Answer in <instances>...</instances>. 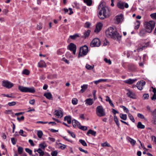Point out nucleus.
Here are the masks:
<instances>
[{
  "instance_id": "a18cd8bd",
  "label": "nucleus",
  "mask_w": 156,
  "mask_h": 156,
  "mask_svg": "<svg viewBox=\"0 0 156 156\" xmlns=\"http://www.w3.org/2000/svg\"><path fill=\"white\" fill-rule=\"evenodd\" d=\"M26 151L30 155H31L32 154V151L30 149L28 148H26L25 149Z\"/></svg>"
},
{
  "instance_id": "052dcab7",
  "label": "nucleus",
  "mask_w": 156,
  "mask_h": 156,
  "mask_svg": "<svg viewBox=\"0 0 156 156\" xmlns=\"http://www.w3.org/2000/svg\"><path fill=\"white\" fill-rule=\"evenodd\" d=\"M137 116L140 118L141 119H144V117L142 114L140 113H138L137 114Z\"/></svg>"
},
{
  "instance_id": "f257e3e1",
  "label": "nucleus",
  "mask_w": 156,
  "mask_h": 156,
  "mask_svg": "<svg viewBox=\"0 0 156 156\" xmlns=\"http://www.w3.org/2000/svg\"><path fill=\"white\" fill-rule=\"evenodd\" d=\"M105 34L108 37L115 40H120L121 37V36L119 35L115 27H109L106 31Z\"/></svg>"
},
{
  "instance_id": "7ed1b4c3",
  "label": "nucleus",
  "mask_w": 156,
  "mask_h": 156,
  "mask_svg": "<svg viewBox=\"0 0 156 156\" xmlns=\"http://www.w3.org/2000/svg\"><path fill=\"white\" fill-rule=\"evenodd\" d=\"M155 23L154 21H150L146 22L144 24V26L147 32L151 33L154 27Z\"/></svg>"
},
{
  "instance_id": "aec40b11",
  "label": "nucleus",
  "mask_w": 156,
  "mask_h": 156,
  "mask_svg": "<svg viewBox=\"0 0 156 156\" xmlns=\"http://www.w3.org/2000/svg\"><path fill=\"white\" fill-rule=\"evenodd\" d=\"M35 92V90L33 87H27V92L34 93Z\"/></svg>"
},
{
  "instance_id": "c03bdc74",
  "label": "nucleus",
  "mask_w": 156,
  "mask_h": 156,
  "mask_svg": "<svg viewBox=\"0 0 156 156\" xmlns=\"http://www.w3.org/2000/svg\"><path fill=\"white\" fill-rule=\"evenodd\" d=\"M39 147H40V149H44L46 147V146L44 143H41L39 144Z\"/></svg>"
},
{
  "instance_id": "7c9ffc66",
  "label": "nucleus",
  "mask_w": 156,
  "mask_h": 156,
  "mask_svg": "<svg viewBox=\"0 0 156 156\" xmlns=\"http://www.w3.org/2000/svg\"><path fill=\"white\" fill-rule=\"evenodd\" d=\"M137 127L138 128L141 129H144L145 127V126L143 125L140 122H138Z\"/></svg>"
},
{
  "instance_id": "dca6fc26",
  "label": "nucleus",
  "mask_w": 156,
  "mask_h": 156,
  "mask_svg": "<svg viewBox=\"0 0 156 156\" xmlns=\"http://www.w3.org/2000/svg\"><path fill=\"white\" fill-rule=\"evenodd\" d=\"M146 32H147L145 28L142 29L140 30L139 34L141 36H143L145 35Z\"/></svg>"
},
{
  "instance_id": "13d9d810",
  "label": "nucleus",
  "mask_w": 156,
  "mask_h": 156,
  "mask_svg": "<svg viewBox=\"0 0 156 156\" xmlns=\"http://www.w3.org/2000/svg\"><path fill=\"white\" fill-rule=\"evenodd\" d=\"M121 107L123 109L124 111H126V113H128L129 112V110L128 109L126 108L125 106H121Z\"/></svg>"
},
{
  "instance_id": "20e7f679",
  "label": "nucleus",
  "mask_w": 156,
  "mask_h": 156,
  "mask_svg": "<svg viewBox=\"0 0 156 156\" xmlns=\"http://www.w3.org/2000/svg\"><path fill=\"white\" fill-rule=\"evenodd\" d=\"M88 51V47L86 45L81 47L80 48L78 58L83 57L87 55Z\"/></svg>"
},
{
  "instance_id": "473e14b6",
  "label": "nucleus",
  "mask_w": 156,
  "mask_h": 156,
  "mask_svg": "<svg viewBox=\"0 0 156 156\" xmlns=\"http://www.w3.org/2000/svg\"><path fill=\"white\" fill-rule=\"evenodd\" d=\"M37 151L39 154V156H43L44 155V152L40 148H38Z\"/></svg>"
},
{
  "instance_id": "39448f33",
  "label": "nucleus",
  "mask_w": 156,
  "mask_h": 156,
  "mask_svg": "<svg viewBox=\"0 0 156 156\" xmlns=\"http://www.w3.org/2000/svg\"><path fill=\"white\" fill-rule=\"evenodd\" d=\"M96 114L99 117L104 116L105 115L104 109L102 106L99 105L97 107L96 109Z\"/></svg>"
},
{
  "instance_id": "4468645a",
  "label": "nucleus",
  "mask_w": 156,
  "mask_h": 156,
  "mask_svg": "<svg viewBox=\"0 0 156 156\" xmlns=\"http://www.w3.org/2000/svg\"><path fill=\"white\" fill-rule=\"evenodd\" d=\"M44 96L49 100H52L53 98L51 94L49 92L44 93Z\"/></svg>"
},
{
  "instance_id": "412c9836",
  "label": "nucleus",
  "mask_w": 156,
  "mask_h": 156,
  "mask_svg": "<svg viewBox=\"0 0 156 156\" xmlns=\"http://www.w3.org/2000/svg\"><path fill=\"white\" fill-rule=\"evenodd\" d=\"M106 101L108 102L109 104H110L111 106L113 107H115V106L113 104V103L112 102V100H111V99L108 96H106Z\"/></svg>"
},
{
  "instance_id": "4c0bfd02",
  "label": "nucleus",
  "mask_w": 156,
  "mask_h": 156,
  "mask_svg": "<svg viewBox=\"0 0 156 156\" xmlns=\"http://www.w3.org/2000/svg\"><path fill=\"white\" fill-rule=\"evenodd\" d=\"M43 134V132L41 130H39L38 131L37 135L39 138H41Z\"/></svg>"
},
{
  "instance_id": "393cba45",
  "label": "nucleus",
  "mask_w": 156,
  "mask_h": 156,
  "mask_svg": "<svg viewBox=\"0 0 156 156\" xmlns=\"http://www.w3.org/2000/svg\"><path fill=\"white\" fill-rule=\"evenodd\" d=\"M88 85L87 84H84L81 86L82 89L80 90V92L83 93L87 88Z\"/></svg>"
},
{
  "instance_id": "2f4dec72",
  "label": "nucleus",
  "mask_w": 156,
  "mask_h": 156,
  "mask_svg": "<svg viewBox=\"0 0 156 156\" xmlns=\"http://www.w3.org/2000/svg\"><path fill=\"white\" fill-rule=\"evenodd\" d=\"M114 121L115 122V123L117 125V126L119 127L120 124L119 123L118 119L116 115H114Z\"/></svg>"
},
{
  "instance_id": "1a4fd4ad",
  "label": "nucleus",
  "mask_w": 156,
  "mask_h": 156,
  "mask_svg": "<svg viewBox=\"0 0 156 156\" xmlns=\"http://www.w3.org/2000/svg\"><path fill=\"white\" fill-rule=\"evenodd\" d=\"M145 82L143 81L138 82L136 84V87L139 90H141L143 88V87L145 85Z\"/></svg>"
},
{
  "instance_id": "de8ad7c7",
  "label": "nucleus",
  "mask_w": 156,
  "mask_h": 156,
  "mask_svg": "<svg viewBox=\"0 0 156 156\" xmlns=\"http://www.w3.org/2000/svg\"><path fill=\"white\" fill-rule=\"evenodd\" d=\"M151 122L154 125L156 124V117H153L151 121Z\"/></svg>"
},
{
  "instance_id": "3c124183",
  "label": "nucleus",
  "mask_w": 156,
  "mask_h": 156,
  "mask_svg": "<svg viewBox=\"0 0 156 156\" xmlns=\"http://www.w3.org/2000/svg\"><path fill=\"white\" fill-rule=\"evenodd\" d=\"M5 113L6 114H10L11 113H12V110H6Z\"/></svg>"
},
{
  "instance_id": "4be33fe9",
  "label": "nucleus",
  "mask_w": 156,
  "mask_h": 156,
  "mask_svg": "<svg viewBox=\"0 0 156 156\" xmlns=\"http://www.w3.org/2000/svg\"><path fill=\"white\" fill-rule=\"evenodd\" d=\"M124 2H119L117 3V6L119 8L121 9H123L124 8Z\"/></svg>"
},
{
  "instance_id": "f8f14e48",
  "label": "nucleus",
  "mask_w": 156,
  "mask_h": 156,
  "mask_svg": "<svg viewBox=\"0 0 156 156\" xmlns=\"http://www.w3.org/2000/svg\"><path fill=\"white\" fill-rule=\"evenodd\" d=\"M55 115L59 118H61L63 116V113L61 110H55Z\"/></svg>"
},
{
  "instance_id": "2eb2a0df",
  "label": "nucleus",
  "mask_w": 156,
  "mask_h": 156,
  "mask_svg": "<svg viewBox=\"0 0 156 156\" xmlns=\"http://www.w3.org/2000/svg\"><path fill=\"white\" fill-rule=\"evenodd\" d=\"M126 94L128 97L132 98H135V94L133 92L129 91Z\"/></svg>"
},
{
  "instance_id": "ea45409f",
  "label": "nucleus",
  "mask_w": 156,
  "mask_h": 156,
  "mask_svg": "<svg viewBox=\"0 0 156 156\" xmlns=\"http://www.w3.org/2000/svg\"><path fill=\"white\" fill-rule=\"evenodd\" d=\"M23 147H19L18 148V152L19 154H21L23 153Z\"/></svg>"
},
{
  "instance_id": "a211bd4d",
  "label": "nucleus",
  "mask_w": 156,
  "mask_h": 156,
  "mask_svg": "<svg viewBox=\"0 0 156 156\" xmlns=\"http://www.w3.org/2000/svg\"><path fill=\"white\" fill-rule=\"evenodd\" d=\"M136 80V79H129L128 80H125L124 81V83L129 84H132L135 82V81Z\"/></svg>"
},
{
  "instance_id": "cd10ccee",
  "label": "nucleus",
  "mask_w": 156,
  "mask_h": 156,
  "mask_svg": "<svg viewBox=\"0 0 156 156\" xmlns=\"http://www.w3.org/2000/svg\"><path fill=\"white\" fill-rule=\"evenodd\" d=\"M90 30H89L86 31L84 33V37H84V38H86L87 37H88L90 34Z\"/></svg>"
},
{
  "instance_id": "680f3d73",
  "label": "nucleus",
  "mask_w": 156,
  "mask_h": 156,
  "mask_svg": "<svg viewBox=\"0 0 156 156\" xmlns=\"http://www.w3.org/2000/svg\"><path fill=\"white\" fill-rule=\"evenodd\" d=\"M23 131L22 129H20L19 131V133L20 134V135L23 136H26V135L25 134H23Z\"/></svg>"
},
{
  "instance_id": "c85d7f7f",
  "label": "nucleus",
  "mask_w": 156,
  "mask_h": 156,
  "mask_svg": "<svg viewBox=\"0 0 156 156\" xmlns=\"http://www.w3.org/2000/svg\"><path fill=\"white\" fill-rule=\"evenodd\" d=\"M128 140L133 146H134L135 145L136 141L134 140L130 137H129L128 138Z\"/></svg>"
},
{
  "instance_id": "b1692460",
  "label": "nucleus",
  "mask_w": 156,
  "mask_h": 156,
  "mask_svg": "<svg viewBox=\"0 0 156 156\" xmlns=\"http://www.w3.org/2000/svg\"><path fill=\"white\" fill-rule=\"evenodd\" d=\"M64 120L67 121L69 124H70L71 122V118L70 116H65L64 117Z\"/></svg>"
},
{
  "instance_id": "6e6552de",
  "label": "nucleus",
  "mask_w": 156,
  "mask_h": 156,
  "mask_svg": "<svg viewBox=\"0 0 156 156\" xmlns=\"http://www.w3.org/2000/svg\"><path fill=\"white\" fill-rule=\"evenodd\" d=\"M67 48L71 51H73L74 55L76 54V44L71 43L68 46Z\"/></svg>"
},
{
  "instance_id": "49530a36",
  "label": "nucleus",
  "mask_w": 156,
  "mask_h": 156,
  "mask_svg": "<svg viewBox=\"0 0 156 156\" xmlns=\"http://www.w3.org/2000/svg\"><path fill=\"white\" fill-rule=\"evenodd\" d=\"M67 132L73 138L75 137V135L73 132H71L69 130H67Z\"/></svg>"
},
{
  "instance_id": "864d4df0",
  "label": "nucleus",
  "mask_w": 156,
  "mask_h": 156,
  "mask_svg": "<svg viewBox=\"0 0 156 156\" xmlns=\"http://www.w3.org/2000/svg\"><path fill=\"white\" fill-rule=\"evenodd\" d=\"M16 102L15 101H12L11 102H9L8 103V105L9 106H13L16 105Z\"/></svg>"
},
{
  "instance_id": "8fccbe9b",
  "label": "nucleus",
  "mask_w": 156,
  "mask_h": 156,
  "mask_svg": "<svg viewBox=\"0 0 156 156\" xmlns=\"http://www.w3.org/2000/svg\"><path fill=\"white\" fill-rule=\"evenodd\" d=\"M57 151H55L51 152V155L52 156H57Z\"/></svg>"
},
{
  "instance_id": "58836bf2",
  "label": "nucleus",
  "mask_w": 156,
  "mask_h": 156,
  "mask_svg": "<svg viewBox=\"0 0 156 156\" xmlns=\"http://www.w3.org/2000/svg\"><path fill=\"white\" fill-rule=\"evenodd\" d=\"M94 65L91 66L88 64H87L86 66V68L88 70H91L93 69L94 68Z\"/></svg>"
},
{
  "instance_id": "0e129e2a",
  "label": "nucleus",
  "mask_w": 156,
  "mask_h": 156,
  "mask_svg": "<svg viewBox=\"0 0 156 156\" xmlns=\"http://www.w3.org/2000/svg\"><path fill=\"white\" fill-rule=\"evenodd\" d=\"M24 117L23 116H22L20 118L18 117L17 118V119L19 121H20L22 120H24Z\"/></svg>"
},
{
  "instance_id": "0eeeda50",
  "label": "nucleus",
  "mask_w": 156,
  "mask_h": 156,
  "mask_svg": "<svg viewBox=\"0 0 156 156\" xmlns=\"http://www.w3.org/2000/svg\"><path fill=\"white\" fill-rule=\"evenodd\" d=\"M2 86L8 89L11 88L13 86V83L7 80H3L2 82Z\"/></svg>"
},
{
  "instance_id": "bb28decb",
  "label": "nucleus",
  "mask_w": 156,
  "mask_h": 156,
  "mask_svg": "<svg viewBox=\"0 0 156 156\" xmlns=\"http://www.w3.org/2000/svg\"><path fill=\"white\" fill-rule=\"evenodd\" d=\"M136 25L135 26L134 29L135 30H137L139 29L140 24V21L136 20L135 23Z\"/></svg>"
},
{
  "instance_id": "ddd939ff",
  "label": "nucleus",
  "mask_w": 156,
  "mask_h": 156,
  "mask_svg": "<svg viewBox=\"0 0 156 156\" xmlns=\"http://www.w3.org/2000/svg\"><path fill=\"white\" fill-rule=\"evenodd\" d=\"M85 101V102L86 104L87 105H91L94 103L93 99L90 98L86 99Z\"/></svg>"
},
{
  "instance_id": "bf43d9fd",
  "label": "nucleus",
  "mask_w": 156,
  "mask_h": 156,
  "mask_svg": "<svg viewBox=\"0 0 156 156\" xmlns=\"http://www.w3.org/2000/svg\"><path fill=\"white\" fill-rule=\"evenodd\" d=\"M150 16L151 18L154 19L156 20V13H152L150 15Z\"/></svg>"
},
{
  "instance_id": "4d7b16f0",
  "label": "nucleus",
  "mask_w": 156,
  "mask_h": 156,
  "mask_svg": "<svg viewBox=\"0 0 156 156\" xmlns=\"http://www.w3.org/2000/svg\"><path fill=\"white\" fill-rule=\"evenodd\" d=\"M58 144L62 145L60 147L62 150H63L66 148V146L64 144H62L61 143H59Z\"/></svg>"
},
{
  "instance_id": "f03ea898",
  "label": "nucleus",
  "mask_w": 156,
  "mask_h": 156,
  "mask_svg": "<svg viewBox=\"0 0 156 156\" xmlns=\"http://www.w3.org/2000/svg\"><path fill=\"white\" fill-rule=\"evenodd\" d=\"M98 17L103 20L108 17V9L107 7H103L100 10L98 14Z\"/></svg>"
},
{
  "instance_id": "6e6d98bb",
  "label": "nucleus",
  "mask_w": 156,
  "mask_h": 156,
  "mask_svg": "<svg viewBox=\"0 0 156 156\" xmlns=\"http://www.w3.org/2000/svg\"><path fill=\"white\" fill-rule=\"evenodd\" d=\"M79 149L81 152L85 153L86 154H88V152L87 151L85 150L81 147H79Z\"/></svg>"
},
{
  "instance_id": "9b49d317",
  "label": "nucleus",
  "mask_w": 156,
  "mask_h": 156,
  "mask_svg": "<svg viewBox=\"0 0 156 156\" xmlns=\"http://www.w3.org/2000/svg\"><path fill=\"white\" fill-rule=\"evenodd\" d=\"M116 20L118 23L122 22L123 20V15L121 14L119 15L116 16Z\"/></svg>"
},
{
  "instance_id": "09e8293b",
  "label": "nucleus",
  "mask_w": 156,
  "mask_h": 156,
  "mask_svg": "<svg viewBox=\"0 0 156 156\" xmlns=\"http://www.w3.org/2000/svg\"><path fill=\"white\" fill-rule=\"evenodd\" d=\"M143 97L144 99H147L149 97V95L148 94H145L143 95Z\"/></svg>"
},
{
  "instance_id": "a878e982",
  "label": "nucleus",
  "mask_w": 156,
  "mask_h": 156,
  "mask_svg": "<svg viewBox=\"0 0 156 156\" xmlns=\"http://www.w3.org/2000/svg\"><path fill=\"white\" fill-rule=\"evenodd\" d=\"M79 37V35L78 34H75L73 35H70L69 36V38L73 40H75L76 38Z\"/></svg>"
},
{
  "instance_id": "338daca9",
  "label": "nucleus",
  "mask_w": 156,
  "mask_h": 156,
  "mask_svg": "<svg viewBox=\"0 0 156 156\" xmlns=\"http://www.w3.org/2000/svg\"><path fill=\"white\" fill-rule=\"evenodd\" d=\"M11 140L12 144L13 145H15L16 144V141L14 138H11Z\"/></svg>"
},
{
  "instance_id": "5701e85b",
  "label": "nucleus",
  "mask_w": 156,
  "mask_h": 156,
  "mask_svg": "<svg viewBox=\"0 0 156 156\" xmlns=\"http://www.w3.org/2000/svg\"><path fill=\"white\" fill-rule=\"evenodd\" d=\"M38 66L39 67H45L46 65L45 62L43 61H40L38 63Z\"/></svg>"
},
{
  "instance_id": "a19ab883",
  "label": "nucleus",
  "mask_w": 156,
  "mask_h": 156,
  "mask_svg": "<svg viewBox=\"0 0 156 156\" xmlns=\"http://www.w3.org/2000/svg\"><path fill=\"white\" fill-rule=\"evenodd\" d=\"M72 102L73 105H76L77 103L78 100L76 98H74L73 99Z\"/></svg>"
},
{
  "instance_id": "e2e57ef3",
  "label": "nucleus",
  "mask_w": 156,
  "mask_h": 156,
  "mask_svg": "<svg viewBox=\"0 0 156 156\" xmlns=\"http://www.w3.org/2000/svg\"><path fill=\"white\" fill-rule=\"evenodd\" d=\"M28 141L31 146H34L35 144L34 143L33 141L32 140L30 139Z\"/></svg>"
},
{
  "instance_id": "774afa93",
  "label": "nucleus",
  "mask_w": 156,
  "mask_h": 156,
  "mask_svg": "<svg viewBox=\"0 0 156 156\" xmlns=\"http://www.w3.org/2000/svg\"><path fill=\"white\" fill-rule=\"evenodd\" d=\"M152 115L153 117H156V109L153 112Z\"/></svg>"
},
{
  "instance_id": "5fc2aeb1",
  "label": "nucleus",
  "mask_w": 156,
  "mask_h": 156,
  "mask_svg": "<svg viewBox=\"0 0 156 156\" xmlns=\"http://www.w3.org/2000/svg\"><path fill=\"white\" fill-rule=\"evenodd\" d=\"M104 60L106 62L108 63L109 64H111V62L110 59H108L107 58H105Z\"/></svg>"
},
{
  "instance_id": "603ef678",
  "label": "nucleus",
  "mask_w": 156,
  "mask_h": 156,
  "mask_svg": "<svg viewBox=\"0 0 156 156\" xmlns=\"http://www.w3.org/2000/svg\"><path fill=\"white\" fill-rule=\"evenodd\" d=\"M101 145L102 147H105V146H107V147H110V144H108L107 142H105V143L101 144Z\"/></svg>"
},
{
  "instance_id": "c756f323",
  "label": "nucleus",
  "mask_w": 156,
  "mask_h": 156,
  "mask_svg": "<svg viewBox=\"0 0 156 156\" xmlns=\"http://www.w3.org/2000/svg\"><path fill=\"white\" fill-rule=\"evenodd\" d=\"M96 132L94 130L91 129H89L87 132V134L88 135L89 134H91L92 135L95 136H96Z\"/></svg>"
},
{
  "instance_id": "72a5a7b5",
  "label": "nucleus",
  "mask_w": 156,
  "mask_h": 156,
  "mask_svg": "<svg viewBox=\"0 0 156 156\" xmlns=\"http://www.w3.org/2000/svg\"><path fill=\"white\" fill-rule=\"evenodd\" d=\"M83 1L88 6H91L92 4V0H83Z\"/></svg>"
},
{
  "instance_id": "37998d69",
  "label": "nucleus",
  "mask_w": 156,
  "mask_h": 156,
  "mask_svg": "<svg viewBox=\"0 0 156 156\" xmlns=\"http://www.w3.org/2000/svg\"><path fill=\"white\" fill-rule=\"evenodd\" d=\"M128 116L130 120H131L133 122H134L135 119L133 115L130 114H128Z\"/></svg>"
},
{
  "instance_id": "c9c22d12",
  "label": "nucleus",
  "mask_w": 156,
  "mask_h": 156,
  "mask_svg": "<svg viewBox=\"0 0 156 156\" xmlns=\"http://www.w3.org/2000/svg\"><path fill=\"white\" fill-rule=\"evenodd\" d=\"M78 128L83 130H86L87 129V127L86 126H83L80 125H79Z\"/></svg>"
},
{
  "instance_id": "423d86ee",
  "label": "nucleus",
  "mask_w": 156,
  "mask_h": 156,
  "mask_svg": "<svg viewBox=\"0 0 156 156\" xmlns=\"http://www.w3.org/2000/svg\"><path fill=\"white\" fill-rule=\"evenodd\" d=\"M101 44V42L100 40L98 38L94 39L91 41L90 44L91 47H98Z\"/></svg>"
},
{
  "instance_id": "e433bc0d",
  "label": "nucleus",
  "mask_w": 156,
  "mask_h": 156,
  "mask_svg": "<svg viewBox=\"0 0 156 156\" xmlns=\"http://www.w3.org/2000/svg\"><path fill=\"white\" fill-rule=\"evenodd\" d=\"M79 141L84 146H87L86 143L84 140L80 139L79 140Z\"/></svg>"
},
{
  "instance_id": "79ce46f5",
  "label": "nucleus",
  "mask_w": 156,
  "mask_h": 156,
  "mask_svg": "<svg viewBox=\"0 0 156 156\" xmlns=\"http://www.w3.org/2000/svg\"><path fill=\"white\" fill-rule=\"evenodd\" d=\"M22 73L24 74L28 75L29 74L30 72L27 69H25L23 71Z\"/></svg>"
},
{
  "instance_id": "6ab92c4d",
  "label": "nucleus",
  "mask_w": 156,
  "mask_h": 156,
  "mask_svg": "<svg viewBox=\"0 0 156 156\" xmlns=\"http://www.w3.org/2000/svg\"><path fill=\"white\" fill-rule=\"evenodd\" d=\"M72 123L73 126L74 128L76 127V126L78 128L79 125H80V123L78 121L75 119L72 120Z\"/></svg>"
},
{
  "instance_id": "f704fd0d",
  "label": "nucleus",
  "mask_w": 156,
  "mask_h": 156,
  "mask_svg": "<svg viewBox=\"0 0 156 156\" xmlns=\"http://www.w3.org/2000/svg\"><path fill=\"white\" fill-rule=\"evenodd\" d=\"M120 117L122 119L124 120H126L127 118V115L126 114H124L122 113H121L120 114Z\"/></svg>"
},
{
  "instance_id": "f3484780",
  "label": "nucleus",
  "mask_w": 156,
  "mask_h": 156,
  "mask_svg": "<svg viewBox=\"0 0 156 156\" xmlns=\"http://www.w3.org/2000/svg\"><path fill=\"white\" fill-rule=\"evenodd\" d=\"M27 87L23 86H20L18 87L19 89L22 92H27Z\"/></svg>"
},
{
  "instance_id": "9d476101",
  "label": "nucleus",
  "mask_w": 156,
  "mask_h": 156,
  "mask_svg": "<svg viewBox=\"0 0 156 156\" xmlns=\"http://www.w3.org/2000/svg\"><path fill=\"white\" fill-rule=\"evenodd\" d=\"M103 24L101 23H99L97 24L96 26V28L94 30V32L98 33L99 32L102 27Z\"/></svg>"
},
{
  "instance_id": "69168bd1",
  "label": "nucleus",
  "mask_w": 156,
  "mask_h": 156,
  "mask_svg": "<svg viewBox=\"0 0 156 156\" xmlns=\"http://www.w3.org/2000/svg\"><path fill=\"white\" fill-rule=\"evenodd\" d=\"M90 25V23L88 22H87L85 23L84 25V27L86 28H88L89 27Z\"/></svg>"
}]
</instances>
